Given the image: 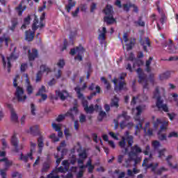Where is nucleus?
Here are the masks:
<instances>
[{
	"label": "nucleus",
	"mask_w": 178,
	"mask_h": 178,
	"mask_svg": "<svg viewBox=\"0 0 178 178\" xmlns=\"http://www.w3.org/2000/svg\"><path fill=\"white\" fill-rule=\"evenodd\" d=\"M143 154H145V155H149V157H146L143 161V166H144L145 169L151 168L152 172H154V175H162L163 172L168 170L165 167H162L156 171V168H158L159 164L157 163L155 164L151 163L152 162V155H154V154L151 152L149 145L146 146Z\"/></svg>",
	"instance_id": "obj_1"
},
{
	"label": "nucleus",
	"mask_w": 178,
	"mask_h": 178,
	"mask_svg": "<svg viewBox=\"0 0 178 178\" xmlns=\"http://www.w3.org/2000/svg\"><path fill=\"white\" fill-rule=\"evenodd\" d=\"M145 109V106H138L136 108H132V113L134 114L135 113L134 119L136 122H138L135 127V136H138L141 130H144V133H147V129H149V122H146L145 127L143 128V124L144 123V119H140V116Z\"/></svg>",
	"instance_id": "obj_2"
},
{
	"label": "nucleus",
	"mask_w": 178,
	"mask_h": 178,
	"mask_svg": "<svg viewBox=\"0 0 178 178\" xmlns=\"http://www.w3.org/2000/svg\"><path fill=\"white\" fill-rule=\"evenodd\" d=\"M87 88V84L84 83L82 88H80L79 86L75 88V91L77 94V97L79 99H81L82 101V105L83 106V109L86 113H92L94 111H101L102 107L100 106H98V104H96L94 107V105H90L88 106V102L84 99V95L81 94V91H84Z\"/></svg>",
	"instance_id": "obj_3"
},
{
	"label": "nucleus",
	"mask_w": 178,
	"mask_h": 178,
	"mask_svg": "<svg viewBox=\"0 0 178 178\" xmlns=\"http://www.w3.org/2000/svg\"><path fill=\"white\" fill-rule=\"evenodd\" d=\"M143 149L141 147H138V145H135L131 147V151L128 153V159H125V163L123 164V166L125 168H130L131 166V161H134V166H136L137 163L141 162V157L138 156V154H141Z\"/></svg>",
	"instance_id": "obj_4"
},
{
	"label": "nucleus",
	"mask_w": 178,
	"mask_h": 178,
	"mask_svg": "<svg viewBox=\"0 0 178 178\" xmlns=\"http://www.w3.org/2000/svg\"><path fill=\"white\" fill-rule=\"evenodd\" d=\"M10 50L12 52L10 57H7V58L5 59V57L3 56H1L3 66V67L8 68V73L9 72H10V62H12V60H15V59H17V58H19V54H16V46L11 45L10 47Z\"/></svg>",
	"instance_id": "obj_5"
},
{
	"label": "nucleus",
	"mask_w": 178,
	"mask_h": 178,
	"mask_svg": "<svg viewBox=\"0 0 178 178\" xmlns=\"http://www.w3.org/2000/svg\"><path fill=\"white\" fill-rule=\"evenodd\" d=\"M159 124H161L160 129L158 132V136L159 140L161 141H163V140H166V135L165 134H162L163 131H166L168 130V126L169 124V121H164L162 122V120L161 119H157L156 122L154 123V128L155 129H157Z\"/></svg>",
	"instance_id": "obj_6"
},
{
	"label": "nucleus",
	"mask_w": 178,
	"mask_h": 178,
	"mask_svg": "<svg viewBox=\"0 0 178 178\" xmlns=\"http://www.w3.org/2000/svg\"><path fill=\"white\" fill-rule=\"evenodd\" d=\"M134 138L133 137V136L130 135L129 131H127L124 133V136H122V140L120 141L118 144L120 148H124V150H122V153L124 154V155H126V154H127L129 151L127 147H125L126 140H127L129 147H131V145H133V143H134Z\"/></svg>",
	"instance_id": "obj_7"
},
{
	"label": "nucleus",
	"mask_w": 178,
	"mask_h": 178,
	"mask_svg": "<svg viewBox=\"0 0 178 178\" xmlns=\"http://www.w3.org/2000/svg\"><path fill=\"white\" fill-rule=\"evenodd\" d=\"M153 98L156 99V106L158 108L159 111H163V112H169V107H168V104H163V100L159 95V89L156 88L155 89Z\"/></svg>",
	"instance_id": "obj_8"
},
{
	"label": "nucleus",
	"mask_w": 178,
	"mask_h": 178,
	"mask_svg": "<svg viewBox=\"0 0 178 178\" xmlns=\"http://www.w3.org/2000/svg\"><path fill=\"white\" fill-rule=\"evenodd\" d=\"M5 155H6V152L3 151H0V162L4 163V169L0 170V175L2 178H7L6 177V172H8V170L10 166H12V161H9L8 159L5 158Z\"/></svg>",
	"instance_id": "obj_9"
},
{
	"label": "nucleus",
	"mask_w": 178,
	"mask_h": 178,
	"mask_svg": "<svg viewBox=\"0 0 178 178\" xmlns=\"http://www.w3.org/2000/svg\"><path fill=\"white\" fill-rule=\"evenodd\" d=\"M126 76H127V74L122 73L120 74V78L118 79L115 78L113 80L115 91H122V90H127V88L126 87V82L124 81Z\"/></svg>",
	"instance_id": "obj_10"
},
{
	"label": "nucleus",
	"mask_w": 178,
	"mask_h": 178,
	"mask_svg": "<svg viewBox=\"0 0 178 178\" xmlns=\"http://www.w3.org/2000/svg\"><path fill=\"white\" fill-rule=\"evenodd\" d=\"M104 13L106 15L104 20L107 24H113V23L116 22V19L113 18V8L112 6L108 4L104 10Z\"/></svg>",
	"instance_id": "obj_11"
},
{
	"label": "nucleus",
	"mask_w": 178,
	"mask_h": 178,
	"mask_svg": "<svg viewBox=\"0 0 178 178\" xmlns=\"http://www.w3.org/2000/svg\"><path fill=\"white\" fill-rule=\"evenodd\" d=\"M79 113V109H77V100H75V104L73 108H71L68 111L65 115H59L56 118L57 122H62L65 118L68 117L71 118L72 120H74V115Z\"/></svg>",
	"instance_id": "obj_12"
},
{
	"label": "nucleus",
	"mask_w": 178,
	"mask_h": 178,
	"mask_svg": "<svg viewBox=\"0 0 178 178\" xmlns=\"http://www.w3.org/2000/svg\"><path fill=\"white\" fill-rule=\"evenodd\" d=\"M86 168H88V173H92L95 167L92 165V161L91 159L88 161L86 165H79V172L76 175L77 178L83 177V174L84 173V170H86Z\"/></svg>",
	"instance_id": "obj_13"
},
{
	"label": "nucleus",
	"mask_w": 178,
	"mask_h": 178,
	"mask_svg": "<svg viewBox=\"0 0 178 178\" xmlns=\"http://www.w3.org/2000/svg\"><path fill=\"white\" fill-rule=\"evenodd\" d=\"M136 72L139 77L138 83L142 84L144 90H148V78L147 77V74H144L141 68H138Z\"/></svg>",
	"instance_id": "obj_14"
},
{
	"label": "nucleus",
	"mask_w": 178,
	"mask_h": 178,
	"mask_svg": "<svg viewBox=\"0 0 178 178\" xmlns=\"http://www.w3.org/2000/svg\"><path fill=\"white\" fill-rule=\"evenodd\" d=\"M84 48L81 46L77 47L76 49H72L70 54V55H77L74 58L75 60H79V62H81L83 60V55L84 54Z\"/></svg>",
	"instance_id": "obj_15"
},
{
	"label": "nucleus",
	"mask_w": 178,
	"mask_h": 178,
	"mask_svg": "<svg viewBox=\"0 0 178 178\" xmlns=\"http://www.w3.org/2000/svg\"><path fill=\"white\" fill-rule=\"evenodd\" d=\"M35 147H37V144L31 142V152L28 153L26 155H24L23 154H21L19 156V159L21 161H23L24 162H28L29 159H31V161H33V152L35 151Z\"/></svg>",
	"instance_id": "obj_16"
},
{
	"label": "nucleus",
	"mask_w": 178,
	"mask_h": 178,
	"mask_svg": "<svg viewBox=\"0 0 178 178\" xmlns=\"http://www.w3.org/2000/svg\"><path fill=\"white\" fill-rule=\"evenodd\" d=\"M62 165L64 167L60 166L56 168L53 170V172H55L56 175H58V173H65L69 170V168L70 166V163L69 162V160H64L62 162Z\"/></svg>",
	"instance_id": "obj_17"
},
{
	"label": "nucleus",
	"mask_w": 178,
	"mask_h": 178,
	"mask_svg": "<svg viewBox=\"0 0 178 178\" xmlns=\"http://www.w3.org/2000/svg\"><path fill=\"white\" fill-rule=\"evenodd\" d=\"M45 19V13H43L42 14V15L40 16V22L38 24V18H37V16L35 15L34 16V20H33V24L32 25V29L35 31V30H37V29L40 28L42 29V27H44V23H42V22H44V20Z\"/></svg>",
	"instance_id": "obj_18"
},
{
	"label": "nucleus",
	"mask_w": 178,
	"mask_h": 178,
	"mask_svg": "<svg viewBox=\"0 0 178 178\" xmlns=\"http://www.w3.org/2000/svg\"><path fill=\"white\" fill-rule=\"evenodd\" d=\"M51 72V69L49 67H47L45 65H42L40 66V70L38 72L36 75V83H38L41 81V79H42V75L44 73H46V74H48Z\"/></svg>",
	"instance_id": "obj_19"
},
{
	"label": "nucleus",
	"mask_w": 178,
	"mask_h": 178,
	"mask_svg": "<svg viewBox=\"0 0 178 178\" xmlns=\"http://www.w3.org/2000/svg\"><path fill=\"white\" fill-rule=\"evenodd\" d=\"M15 97L17 98L19 102H24L25 100L27 99V96L24 95V91L23 88L20 87H17L16 92H15Z\"/></svg>",
	"instance_id": "obj_20"
},
{
	"label": "nucleus",
	"mask_w": 178,
	"mask_h": 178,
	"mask_svg": "<svg viewBox=\"0 0 178 178\" xmlns=\"http://www.w3.org/2000/svg\"><path fill=\"white\" fill-rule=\"evenodd\" d=\"M106 27L104 26L99 29L98 40L102 45L106 44L105 40H106Z\"/></svg>",
	"instance_id": "obj_21"
},
{
	"label": "nucleus",
	"mask_w": 178,
	"mask_h": 178,
	"mask_svg": "<svg viewBox=\"0 0 178 178\" xmlns=\"http://www.w3.org/2000/svg\"><path fill=\"white\" fill-rule=\"evenodd\" d=\"M10 143L13 145V147H15V152H19V149H23V148L24 147V145H20L19 146V140H17V136L16 134H14L11 137Z\"/></svg>",
	"instance_id": "obj_22"
},
{
	"label": "nucleus",
	"mask_w": 178,
	"mask_h": 178,
	"mask_svg": "<svg viewBox=\"0 0 178 178\" xmlns=\"http://www.w3.org/2000/svg\"><path fill=\"white\" fill-rule=\"evenodd\" d=\"M130 116L127 115V113L122 112V115H118V119L115 120V129H118L119 127V120H129Z\"/></svg>",
	"instance_id": "obj_23"
},
{
	"label": "nucleus",
	"mask_w": 178,
	"mask_h": 178,
	"mask_svg": "<svg viewBox=\"0 0 178 178\" xmlns=\"http://www.w3.org/2000/svg\"><path fill=\"white\" fill-rule=\"evenodd\" d=\"M148 99V97H147L145 95H138V97H134L132 98V101L131 102V105L132 106H134L135 104H136L137 101H139V102H143L144 101H147Z\"/></svg>",
	"instance_id": "obj_24"
},
{
	"label": "nucleus",
	"mask_w": 178,
	"mask_h": 178,
	"mask_svg": "<svg viewBox=\"0 0 178 178\" xmlns=\"http://www.w3.org/2000/svg\"><path fill=\"white\" fill-rule=\"evenodd\" d=\"M28 56L29 61L34 60L35 58L38 56V51L35 49H33L32 50L28 49Z\"/></svg>",
	"instance_id": "obj_25"
},
{
	"label": "nucleus",
	"mask_w": 178,
	"mask_h": 178,
	"mask_svg": "<svg viewBox=\"0 0 178 178\" xmlns=\"http://www.w3.org/2000/svg\"><path fill=\"white\" fill-rule=\"evenodd\" d=\"M56 97H59V98L62 101H65V99H66V98L69 97V93L66 90H63V91L56 90Z\"/></svg>",
	"instance_id": "obj_26"
},
{
	"label": "nucleus",
	"mask_w": 178,
	"mask_h": 178,
	"mask_svg": "<svg viewBox=\"0 0 178 178\" xmlns=\"http://www.w3.org/2000/svg\"><path fill=\"white\" fill-rule=\"evenodd\" d=\"M24 77L26 78V91L29 95L33 93V86L30 85V80H29V75L27 74L24 75Z\"/></svg>",
	"instance_id": "obj_27"
},
{
	"label": "nucleus",
	"mask_w": 178,
	"mask_h": 178,
	"mask_svg": "<svg viewBox=\"0 0 178 178\" xmlns=\"http://www.w3.org/2000/svg\"><path fill=\"white\" fill-rule=\"evenodd\" d=\"M172 159H173V156L169 155L168 156H167L166 161L168 163V165L171 169H176L178 172V165L175 164V165H173V164H172V162H170Z\"/></svg>",
	"instance_id": "obj_28"
},
{
	"label": "nucleus",
	"mask_w": 178,
	"mask_h": 178,
	"mask_svg": "<svg viewBox=\"0 0 178 178\" xmlns=\"http://www.w3.org/2000/svg\"><path fill=\"white\" fill-rule=\"evenodd\" d=\"M35 31H30V30L26 31V33H25V40H26V41H29V42L31 41L32 40H33Z\"/></svg>",
	"instance_id": "obj_29"
},
{
	"label": "nucleus",
	"mask_w": 178,
	"mask_h": 178,
	"mask_svg": "<svg viewBox=\"0 0 178 178\" xmlns=\"http://www.w3.org/2000/svg\"><path fill=\"white\" fill-rule=\"evenodd\" d=\"M123 40L124 42H129V45H135L136 44V39L135 38H131L129 40V35L127 33H124L123 35Z\"/></svg>",
	"instance_id": "obj_30"
},
{
	"label": "nucleus",
	"mask_w": 178,
	"mask_h": 178,
	"mask_svg": "<svg viewBox=\"0 0 178 178\" xmlns=\"http://www.w3.org/2000/svg\"><path fill=\"white\" fill-rule=\"evenodd\" d=\"M129 120H123L120 123V127L121 129H124L126 127H128V129H131L133 126H134V124L133 122H129L127 123L126 121Z\"/></svg>",
	"instance_id": "obj_31"
},
{
	"label": "nucleus",
	"mask_w": 178,
	"mask_h": 178,
	"mask_svg": "<svg viewBox=\"0 0 178 178\" xmlns=\"http://www.w3.org/2000/svg\"><path fill=\"white\" fill-rule=\"evenodd\" d=\"M76 6V1H73V0H68V4L65 6V9L67 13H70V10H72V8Z\"/></svg>",
	"instance_id": "obj_32"
},
{
	"label": "nucleus",
	"mask_w": 178,
	"mask_h": 178,
	"mask_svg": "<svg viewBox=\"0 0 178 178\" xmlns=\"http://www.w3.org/2000/svg\"><path fill=\"white\" fill-rule=\"evenodd\" d=\"M44 138H42V136H40L38 139V147H39V150H38V153L41 154V152H42V148L44 147Z\"/></svg>",
	"instance_id": "obj_33"
},
{
	"label": "nucleus",
	"mask_w": 178,
	"mask_h": 178,
	"mask_svg": "<svg viewBox=\"0 0 178 178\" xmlns=\"http://www.w3.org/2000/svg\"><path fill=\"white\" fill-rule=\"evenodd\" d=\"M52 127L56 131H58V137H62L63 136V133L60 131V124L53 123Z\"/></svg>",
	"instance_id": "obj_34"
},
{
	"label": "nucleus",
	"mask_w": 178,
	"mask_h": 178,
	"mask_svg": "<svg viewBox=\"0 0 178 178\" xmlns=\"http://www.w3.org/2000/svg\"><path fill=\"white\" fill-rule=\"evenodd\" d=\"M17 13L19 16H22L23 15V12L26 10V6L23 7V5L22 3H19L17 7H16Z\"/></svg>",
	"instance_id": "obj_35"
},
{
	"label": "nucleus",
	"mask_w": 178,
	"mask_h": 178,
	"mask_svg": "<svg viewBox=\"0 0 178 178\" xmlns=\"http://www.w3.org/2000/svg\"><path fill=\"white\" fill-rule=\"evenodd\" d=\"M165 47L168 49L169 54H176V51H177V47L175 45H165Z\"/></svg>",
	"instance_id": "obj_36"
},
{
	"label": "nucleus",
	"mask_w": 178,
	"mask_h": 178,
	"mask_svg": "<svg viewBox=\"0 0 178 178\" xmlns=\"http://www.w3.org/2000/svg\"><path fill=\"white\" fill-rule=\"evenodd\" d=\"M11 120L12 122H14V123H17V122H19V117L13 109H11Z\"/></svg>",
	"instance_id": "obj_37"
},
{
	"label": "nucleus",
	"mask_w": 178,
	"mask_h": 178,
	"mask_svg": "<svg viewBox=\"0 0 178 178\" xmlns=\"http://www.w3.org/2000/svg\"><path fill=\"white\" fill-rule=\"evenodd\" d=\"M10 41V38L5 35L0 38L1 44H3L4 42L6 45H8Z\"/></svg>",
	"instance_id": "obj_38"
},
{
	"label": "nucleus",
	"mask_w": 178,
	"mask_h": 178,
	"mask_svg": "<svg viewBox=\"0 0 178 178\" xmlns=\"http://www.w3.org/2000/svg\"><path fill=\"white\" fill-rule=\"evenodd\" d=\"M39 131V127L38 125H35L30 128L29 133L31 134H33V136H35V134H38Z\"/></svg>",
	"instance_id": "obj_39"
},
{
	"label": "nucleus",
	"mask_w": 178,
	"mask_h": 178,
	"mask_svg": "<svg viewBox=\"0 0 178 178\" xmlns=\"http://www.w3.org/2000/svg\"><path fill=\"white\" fill-rule=\"evenodd\" d=\"M152 57H149L147 60H146V68L145 70L147 72V73H150L151 72V62H152Z\"/></svg>",
	"instance_id": "obj_40"
},
{
	"label": "nucleus",
	"mask_w": 178,
	"mask_h": 178,
	"mask_svg": "<svg viewBox=\"0 0 178 178\" xmlns=\"http://www.w3.org/2000/svg\"><path fill=\"white\" fill-rule=\"evenodd\" d=\"M49 168H51V162L50 161H47L43 163V166L42 168V172H48L49 170Z\"/></svg>",
	"instance_id": "obj_41"
},
{
	"label": "nucleus",
	"mask_w": 178,
	"mask_h": 178,
	"mask_svg": "<svg viewBox=\"0 0 178 178\" xmlns=\"http://www.w3.org/2000/svg\"><path fill=\"white\" fill-rule=\"evenodd\" d=\"M170 77V72L167 71L159 75V79L161 80H166V79H169Z\"/></svg>",
	"instance_id": "obj_42"
},
{
	"label": "nucleus",
	"mask_w": 178,
	"mask_h": 178,
	"mask_svg": "<svg viewBox=\"0 0 178 178\" xmlns=\"http://www.w3.org/2000/svg\"><path fill=\"white\" fill-rule=\"evenodd\" d=\"M95 90H96V92H94L91 93L90 96L88 97V99H91V98H92V97H95V95H97V93L99 94V92H101V88L99 86H96Z\"/></svg>",
	"instance_id": "obj_43"
},
{
	"label": "nucleus",
	"mask_w": 178,
	"mask_h": 178,
	"mask_svg": "<svg viewBox=\"0 0 178 178\" xmlns=\"http://www.w3.org/2000/svg\"><path fill=\"white\" fill-rule=\"evenodd\" d=\"M11 23L12 25L10 26V30H11V31H15V29H16V26H17V19H13Z\"/></svg>",
	"instance_id": "obj_44"
},
{
	"label": "nucleus",
	"mask_w": 178,
	"mask_h": 178,
	"mask_svg": "<svg viewBox=\"0 0 178 178\" xmlns=\"http://www.w3.org/2000/svg\"><path fill=\"white\" fill-rule=\"evenodd\" d=\"M111 106H115L118 108L119 106V99L116 97L111 100Z\"/></svg>",
	"instance_id": "obj_45"
},
{
	"label": "nucleus",
	"mask_w": 178,
	"mask_h": 178,
	"mask_svg": "<svg viewBox=\"0 0 178 178\" xmlns=\"http://www.w3.org/2000/svg\"><path fill=\"white\" fill-rule=\"evenodd\" d=\"M140 170H137V168H134L133 171L131 170H127V175L128 176L133 177V173L134 175H137V173H139Z\"/></svg>",
	"instance_id": "obj_46"
},
{
	"label": "nucleus",
	"mask_w": 178,
	"mask_h": 178,
	"mask_svg": "<svg viewBox=\"0 0 178 178\" xmlns=\"http://www.w3.org/2000/svg\"><path fill=\"white\" fill-rule=\"evenodd\" d=\"M152 145L154 149H158V148H159V147H161V143H159V141H158V140H154L152 143Z\"/></svg>",
	"instance_id": "obj_47"
},
{
	"label": "nucleus",
	"mask_w": 178,
	"mask_h": 178,
	"mask_svg": "<svg viewBox=\"0 0 178 178\" xmlns=\"http://www.w3.org/2000/svg\"><path fill=\"white\" fill-rule=\"evenodd\" d=\"M57 66L59 67V69H63L65 67V60L60 59L57 63Z\"/></svg>",
	"instance_id": "obj_48"
},
{
	"label": "nucleus",
	"mask_w": 178,
	"mask_h": 178,
	"mask_svg": "<svg viewBox=\"0 0 178 178\" xmlns=\"http://www.w3.org/2000/svg\"><path fill=\"white\" fill-rule=\"evenodd\" d=\"M100 80L106 86L107 90H109L111 88V85L109 84V83H108V81L106 80V79H105V77H101Z\"/></svg>",
	"instance_id": "obj_49"
},
{
	"label": "nucleus",
	"mask_w": 178,
	"mask_h": 178,
	"mask_svg": "<svg viewBox=\"0 0 178 178\" xmlns=\"http://www.w3.org/2000/svg\"><path fill=\"white\" fill-rule=\"evenodd\" d=\"M44 92H47V90L45 89V86H42V87L39 89L36 95H42Z\"/></svg>",
	"instance_id": "obj_50"
},
{
	"label": "nucleus",
	"mask_w": 178,
	"mask_h": 178,
	"mask_svg": "<svg viewBox=\"0 0 178 178\" xmlns=\"http://www.w3.org/2000/svg\"><path fill=\"white\" fill-rule=\"evenodd\" d=\"M1 145H2V149H6V148H9V145H8V142L5 138L1 139Z\"/></svg>",
	"instance_id": "obj_51"
},
{
	"label": "nucleus",
	"mask_w": 178,
	"mask_h": 178,
	"mask_svg": "<svg viewBox=\"0 0 178 178\" xmlns=\"http://www.w3.org/2000/svg\"><path fill=\"white\" fill-rule=\"evenodd\" d=\"M108 134H109V136H110L111 137H112V138H113L114 140H119V134H115V133H113V132H112V131H110V132L108 133Z\"/></svg>",
	"instance_id": "obj_52"
},
{
	"label": "nucleus",
	"mask_w": 178,
	"mask_h": 178,
	"mask_svg": "<svg viewBox=\"0 0 178 178\" xmlns=\"http://www.w3.org/2000/svg\"><path fill=\"white\" fill-rule=\"evenodd\" d=\"M141 19V17H140L138 20L135 22V23L141 27H144V26H145V22H144V21H143Z\"/></svg>",
	"instance_id": "obj_53"
},
{
	"label": "nucleus",
	"mask_w": 178,
	"mask_h": 178,
	"mask_svg": "<svg viewBox=\"0 0 178 178\" xmlns=\"http://www.w3.org/2000/svg\"><path fill=\"white\" fill-rule=\"evenodd\" d=\"M79 158L83 160L86 159L87 158V151L83 150L79 153Z\"/></svg>",
	"instance_id": "obj_54"
},
{
	"label": "nucleus",
	"mask_w": 178,
	"mask_h": 178,
	"mask_svg": "<svg viewBox=\"0 0 178 178\" xmlns=\"http://www.w3.org/2000/svg\"><path fill=\"white\" fill-rule=\"evenodd\" d=\"M132 4L131 3H126L123 5V9L125 12H129L130 10V8H131Z\"/></svg>",
	"instance_id": "obj_55"
},
{
	"label": "nucleus",
	"mask_w": 178,
	"mask_h": 178,
	"mask_svg": "<svg viewBox=\"0 0 178 178\" xmlns=\"http://www.w3.org/2000/svg\"><path fill=\"white\" fill-rule=\"evenodd\" d=\"M47 178H59V175L54 172V170H52V172L47 175Z\"/></svg>",
	"instance_id": "obj_56"
},
{
	"label": "nucleus",
	"mask_w": 178,
	"mask_h": 178,
	"mask_svg": "<svg viewBox=\"0 0 178 178\" xmlns=\"http://www.w3.org/2000/svg\"><path fill=\"white\" fill-rule=\"evenodd\" d=\"M54 157L56 158V166H59V164L60 163V162L62 161V159H63V157L61 156L60 157H58V155H55Z\"/></svg>",
	"instance_id": "obj_57"
},
{
	"label": "nucleus",
	"mask_w": 178,
	"mask_h": 178,
	"mask_svg": "<svg viewBox=\"0 0 178 178\" xmlns=\"http://www.w3.org/2000/svg\"><path fill=\"white\" fill-rule=\"evenodd\" d=\"M44 9H47V1H43L42 6L39 7L38 11L42 12V10H44Z\"/></svg>",
	"instance_id": "obj_58"
},
{
	"label": "nucleus",
	"mask_w": 178,
	"mask_h": 178,
	"mask_svg": "<svg viewBox=\"0 0 178 178\" xmlns=\"http://www.w3.org/2000/svg\"><path fill=\"white\" fill-rule=\"evenodd\" d=\"M165 152H166V149H163L159 151V158H162L165 156Z\"/></svg>",
	"instance_id": "obj_59"
},
{
	"label": "nucleus",
	"mask_w": 178,
	"mask_h": 178,
	"mask_svg": "<svg viewBox=\"0 0 178 178\" xmlns=\"http://www.w3.org/2000/svg\"><path fill=\"white\" fill-rule=\"evenodd\" d=\"M50 138H51L52 141H54V143L59 141V138L56 137V135H55V134H52L51 136H50Z\"/></svg>",
	"instance_id": "obj_60"
},
{
	"label": "nucleus",
	"mask_w": 178,
	"mask_h": 178,
	"mask_svg": "<svg viewBox=\"0 0 178 178\" xmlns=\"http://www.w3.org/2000/svg\"><path fill=\"white\" fill-rule=\"evenodd\" d=\"M172 98H174V101L176 102V106L178 107V95L177 93H172Z\"/></svg>",
	"instance_id": "obj_61"
},
{
	"label": "nucleus",
	"mask_w": 178,
	"mask_h": 178,
	"mask_svg": "<svg viewBox=\"0 0 178 178\" xmlns=\"http://www.w3.org/2000/svg\"><path fill=\"white\" fill-rule=\"evenodd\" d=\"M172 137L177 138L178 137L177 132H175V131L170 132V134L168 135V138H172Z\"/></svg>",
	"instance_id": "obj_62"
},
{
	"label": "nucleus",
	"mask_w": 178,
	"mask_h": 178,
	"mask_svg": "<svg viewBox=\"0 0 178 178\" xmlns=\"http://www.w3.org/2000/svg\"><path fill=\"white\" fill-rule=\"evenodd\" d=\"M30 20H31V18L30 17V15H28L26 18L24 19V24H30Z\"/></svg>",
	"instance_id": "obj_63"
},
{
	"label": "nucleus",
	"mask_w": 178,
	"mask_h": 178,
	"mask_svg": "<svg viewBox=\"0 0 178 178\" xmlns=\"http://www.w3.org/2000/svg\"><path fill=\"white\" fill-rule=\"evenodd\" d=\"M31 112L33 116H35V106L33 104L31 105Z\"/></svg>",
	"instance_id": "obj_64"
}]
</instances>
